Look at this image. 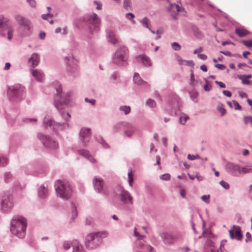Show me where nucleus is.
<instances>
[{"mask_svg": "<svg viewBox=\"0 0 252 252\" xmlns=\"http://www.w3.org/2000/svg\"><path fill=\"white\" fill-rule=\"evenodd\" d=\"M27 227V220L23 217L14 216L11 222L10 231L12 234L19 238L25 236V231Z\"/></svg>", "mask_w": 252, "mask_h": 252, "instance_id": "1", "label": "nucleus"}, {"mask_svg": "<svg viewBox=\"0 0 252 252\" xmlns=\"http://www.w3.org/2000/svg\"><path fill=\"white\" fill-rule=\"evenodd\" d=\"M57 195L66 200L71 196L72 190L70 185L66 181L58 180L55 183Z\"/></svg>", "mask_w": 252, "mask_h": 252, "instance_id": "2", "label": "nucleus"}, {"mask_svg": "<svg viewBox=\"0 0 252 252\" xmlns=\"http://www.w3.org/2000/svg\"><path fill=\"white\" fill-rule=\"evenodd\" d=\"M107 233L106 232H97L95 233H92L87 235L86 238V246L87 247L93 249L98 245L94 244V240L97 239L98 241L99 238H104L107 236Z\"/></svg>", "mask_w": 252, "mask_h": 252, "instance_id": "3", "label": "nucleus"}, {"mask_svg": "<svg viewBox=\"0 0 252 252\" xmlns=\"http://www.w3.org/2000/svg\"><path fill=\"white\" fill-rule=\"evenodd\" d=\"M128 49L123 47L117 50L113 58V63L115 64L121 65L126 61L127 58Z\"/></svg>", "mask_w": 252, "mask_h": 252, "instance_id": "4", "label": "nucleus"}, {"mask_svg": "<svg viewBox=\"0 0 252 252\" xmlns=\"http://www.w3.org/2000/svg\"><path fill=\"white\" fill-rule=\"evenodd\" d=\"M115 192L116 195L120 197L121 200L123 202L132 204V197L127 191L125 190L121 186L116 187Z\"/></svg>", "mask_w": 252, "mask_h": 252, "instance_id": "5", "label": "nucleus"}, {"mask_svg": "<svg viewBox=\"0 0 252 252\" xmlns=\"http://www.w3.org/2000/svg\"><path fill=\"white\" fill-rule=\"evenodd\" d=\"M62 117L64 119V122H62L61 123H55L52 120H49L47 118H45L44 120V124L45 126H52L54 128L57 129L59 127V126H62L64 124L65 122H67L69 120L70 115L68 113L63 112L62 113Z\"/></svg>", "mask_w": 252, "mask_h": 252, "instance_id": "6", "label": "nucleus"}, {"mask_svg": "<svg viewBox=\"0 0 252 252\" xmlns=\"http://www.w3.org/2000/svg\"><path fill=\"white\" fill-rule=\"evenodd\" d=\"M62 89L60 86L57 89V94L55 97V105L58 110L61 109L60 106H61L63 103L67 104L69 99L63 97L61 95Z\"/></svg>", "mask_w": 252, "mask_h": 252, "instance_id": "7", "label": "nucleus"}, {"mask_svg": "<svg viewBox=\"0 0 252 252\" xmlns=\"http://www.w3.org/2000/svg\"><path fill=\"white\" fill-rule=\"evenodd\" d=\"M162 238L165 244H171L181 238V235L177 234L163 233Z\"/></svg>", "mask_w": 252, "mask_h": 252, "instance_id": "8", "label": "nucleus"}, {"mask_svg": "<svg viewBox=\"0 0 252 252\" xmlns=\"http://www.w3.org/2000/svg\"><path fill=\"white\" fill-rule=\"evenodd\" d=\"M94 189L98 192L106 193V187L104 186L103 181L100 178L95 177L93 180Z\"/></svg>", "mask_w": 252, "mask_h": 252, "instance_id": "9", "label": "nucleus"}, {"mask_svg": "<svg viewBox=\"0 0 252 252\" xmlns=\"http://www.w3.org/2000/svg\"><path fill=\"white\" fill-rule=\"evenodd\" d=\"M80 139L84 146H86L90 140V129L88 128H82L80 132Z\"/></svg>", "mask_w": 252, "mask_h": 252, "instance_id": "10", "label": "nucleus"}, {"mask_svg": "<svg viewBox=\"0 0 252 252\" xmlns=\"http://www.w3.org/2000/svg\"><path fill=\"white\" fill-rule=\"evenodd\" d=\"M228 171L233 176H238L241 174V167L232 163H228L226 165Z\"/></svg>", "mask_w": 252, "mask_h": 252, "instance_id": "11", "label": "nucleus"}, {"mask_svg": "<svg viewBox=\"0 0 252 252\" xmlns=\"http://www.w3.org/2000/svg\"><path fill=\"white\" fill-rule=\"evenodd\" d=\"M229 232L231 239H234L235 237L238 240H240L242 238L241 229L239 226L234 225Z\"/></svg>", "mask_w": 252, "mask_h": 252, "instance_id": "12", "label": "nucleus"}, {"mask_svg": "<svg viewBox=\"0 0 252 252\" xmlns=\"http://www.w3.org/2000/svg\"><path fill=\"white\" fill-rule=\"evenodd\" d=\"M13 198L11 196H8L6 197L1 202L2 209L6 211L11 208L13 206Z\"/></svg>", "mask_w": 252, "mask_h": 252, "instance_id": "13", "label": "nucleus"}, {"mask_svg": "<svg viewBox=\"0 0 252 252\" xmlns=\"http://www.w3.org/2000/svg\"><path fill=\"white\" fill-rule=\"evenodd\" d=\"M41 140H42V142L43 143V144L47 147L49 148H54L57 146L56 143L46 136H42Z\"/></svg>", "mask_w": 252, "mask_h": 252, "instance_id": "14", "label": "nucleus"}, {"mask_svg": "<svg viewBox=\"0 0 252 252\" xmlns=\"http://www.w3.org/2000/svg\"><path fill=\"white\" fill-rule=\"evenodd\" d=\"M136 58L138 60V62H141L142 63L143 65L145 66H151L152 64V62L150 58L144 54L139 55L137 56Z\"/></svg>", "mask_w": 252, "mask_h": 252, "instance_id": "15", "label": "nucleus"}, {"mask_svg": "<svg viewBox=\"0 0 252 252\" xmlns=\"http://www.w3.org/2000/svg\"><path fill=\"white\" fill-rule=\"evenodd\" d=\"M31 23L29 21L20 26V30L22 31V34L24 35H28L31 33Z\"/></svg>", "mask_w": 252, "mask_h": 252, "instance_id": "16", "label": "nucleus"}, {"mask_svg": "<svg viewBox=\"0 0 252 252\" xmlns=\"http://www.w3.org/2000/svg\"><path fill=\"white\" fill-rule=\"evenodd\" d=\"M89 21L91 24L94 25V29H97L100 23V20L95 13H93L90 16Z\"/></svg>", "mask_w": 252, "mask_h": 252, "instance_id": "17", "label": "nucleus"}, {"mask_svg": "<svg viewBox=\"0 0 252 252\" xmlns=\"http://www.w3.org/2000/svg\"><path fill=\"white\" fill-rule=\"evenodd\" d=\"M205 249L206 252H219L218 248L210 241H207Z\"/></svg>", "mask_w": 252, "mask_h": 252, "instance_id": "18", "label": "nucleus"}, {"mask_svg": "<svg viewBox=\"0 0 252 252\" xmlns=\"http://www.w3.org/2000/svg\"><path fill=\"white\" fill-rule=\"evenodd\" d=\"M77 152L79 155H81L83 157L87 158L91 162L95 163L96 162V160L92 157V156L90 154L88 151L85 150H78Z\"/></svg>", "mask_w": 252, "mask_h": 252, "instance_id": "19", "label": "nucleus"}, {"mask_svg": "<svg viewBox=\"0 0 252 252\" xmlns=\"http://www.w3.org/2000/svg\"><path fill=\"white\" fill-rule=\"evenodd\" d=\"M21 90L20 86L17 85L9 89L8 93L12 96H18L21 94Z\"/></svg>", "mask_w": 252, "mask_h": 252, "instance_id": "20", "label": "nucleus"}, {"mask_svg": "<svg viewBox=\"0 0 252 252\" xmlns=\"http://www.w3.org/2000/svg\"><path fill=\"white\" fill-rule=\"evenodd\" d=\"M107 36L109 42L113 44L118 43V40L116 37L115 33L113 31H110L108 32Z\"/></svg>", "mask_w": 252, "mask_h": 252, "instance_id": "21", "label": "nucleus"}, {"mask_svg": "<svg viewBox=\"0 0 252 252\" xmlns=\"http://www.w3.org/2000/svg\"><path fill=\"white\" fill-rule=\"evenodd\" d=\"M30 63H32L33 67L36 66L39 62V58L38 55L36 53H33L29 60Z\"/></svg>", "mask_w": 252, "mask_h": 252, "instance_id": "22", "label": "nucleus"}, {"mask_svg": "<svg viewBox=\"0 0 252 252\" xmlns=\"http://www.w3.org/2000/svg\"><path fill=\"white\" fill-rule=\"evenodd\" d=\"M235 32L240 37L245 36L250 34V32L242 28H237Z\"/></svg>", "mask_w": 252, "mask_h": 252, "instance_id": "23", "label": "nucleus"}, {"mask_svg": "<svg viewBox=\"0 0 252 252\" xmlns=\"http://www.w3.org/2000/svg\"><path fill=\"white\" fill-rule=\"evenodd\" d=\"M32 75L38 81L42 82L44 79V75L40 71L34 70L32 72Z\"/></svg>", "mask_w": 252, "mask_h": 252, "instance_id": "24", "label": "nucleus"}, {"mask_svg": "<svg viewBox=\"0 0 252 252\" xmlns=\"http://www.w3.org/2000/svg\"><path fill=\"white\" fill-rule=\"evenodd\" d=\"M15 19L20 26L29 21L28 19L20 15H16Z\"/></svg>", "mask_w": 252, "mask_h": 252, "instance_id": "25", "label": "nucleus"}, {"mask_svg": "<svg viewBox=\"0 0 252 252\" xmlns=\"http://www.w3.org/2000/svg\"><path fill=\"white\" fill-rule=\"evenodd\" d=\"M182 10H184V9L175 4H171L169 8V10L171 13L172 12H179L181 11ZM171 14L172 16H174L173 13H171Z\"/></svg>", "mask_w": 252, "mask_h": 252, "instance_id": "26", "label": "nucleus"}, {"mask_svg": "<svg viewBox=\"0 0 252 252\" xmlns=\"http://www.w3.org/2000/svg\"><path fill=\"white\" fill-rule=\"evenodd\" d=\"M127 130H125V133L128 136L130 137V136L132 135V133L135 131V128L133 126H132L130 124L127 125Z\"/></svg>", "mask_w": 252, "mask_h": 252, "instance_id": "27", "label": "nucleus"}, {"mask_svg": "<svg viewBox=\"0 0 252 252\" xmlns=\"http://www.w3.org/2000/svg\"><path fill=\"white\" fill-rule=\"evenodd\" d=\"M252 173V165H246L241 167V174Z\"/></svg>", "mask_w": 252, "mask_h": 252, "instance_id": "28", "label": "nucleus"}, {"mask_svg": "<svg viewBox=\"0 0 252 252\" xmlns=\"http://www.w3.org/2000/svg\"><path fill=\"white\" fill-rule=\"evenodd\" d=\"M133 80L134 82L138 85H142L146 83L145 82L141 79L139 74L137 73H135L134 74Z\"/></svg>", "mask_w": 252, "mask_h": 252, "instance_id": "29", "label": "nucleus"}, {"mask_svg": "<svg viewBox=\"0 0 252 252\" xmlns=\"http://www.w3.org/2000/svg\"><path fill=\"white\" fill-rule=\"evenodd\" d=\"M74 252H84L82 246L79 245L77 242H73Z\"/></svg>", "mask_w": 252, "mask_h": 252, "instance_id": "30", "label": "nucleus"}, {"mask_svg": "<svg viewBox=\"0 0 252 252\" xmlns=\"http://www.w3.org/2000/svg\"><path fill=\"white\" fill-rule=\"evenodd\" d=\"M8 21L7 18L4 17L2 15H0V29L6 25Z\"/></svg>", "mask_w": 252, "mask_h": 252, "instance_id": "31", "label": "nucleus"}, {"mask_svg": "<svg viewBox=\"0 0 252 252\" xmlns=\"http://www.w3.org/2000/svg\"><path fill=\"white\" fill-rule=\"evenodd\" d=\"M120 110L123 111L125 115L129 114L130 112V107L128 106H122L119 108Z\"/></svg>", "mask_w": 252, "mask_h": 252, "instance_id": "32", "label": "nucleus"}, {"mask_svg": "<svg viewBox=\"0 0 252 252\" xmlns=\"http://www.w3.org/2000/svg\"><path fill=\"white\" fill-rule=\"evenodd\" d=\"M47 192V189L44 187H40L38 189V194L40 197H43Z\"/></svg>", "mask_w": 252, "mask_h": 252, "instance_id": "33", "label": "nucleus"}, {"mask_svg": "<svg viewBox=\"0 0 252 252\" xmlns=\"http://www.w3.org/2000/svg\"><path fill=\"white\" fill-rule=\"evenodd\" d=\"M131 2L130 0H123V6L127 10L131 7Z\"/></svg>", "mask_w": 252, "mask_h": 252, "instance_id": "34", "label": "nucleus"}, {"mask_svg": "<svg viewBox=\"0 0 252 252\" xmlns=\"http://www.w3.org/2000/svg\"><path fill=\"white\" fill-rule=\"evenodd\" d=\"M189 117L186 114H182L180 117V123L184 125L186 122L187 120H188Z\"/></svg>", "mask_w": 252, "mask_h": 252, "instance_id": "35", "label": "nucleus"}, {"mask_svg": "<svg viewBox=\"0 0 252 252\" xmlns=\"http://www.w3.org/2000/svg\"><path fill=\"white\" fill-rule=\"evenodd\" d=\"M140 247L143 249L144 251L145 252L146 251H148L149 252H152L153 248L150 245H140Z\"/></svg>", "mask_w": 252, "mask_h": 252, "instance_id": "36", "label": "nucleus"}, {"mask_svg": "<svg viewBox=\"0 0 252 252\" xmlns=\"http://www.w3.org/2000/svg\"><path fill=\"white\" fill-rule=\"evenodd\" d=\"M128 177L129 184L130 186H132L133 179L132 176V172L131 170L128 172Z\"/></svg>", "mask_w": 252, "mask_h": 252, "instance_id": "37", "label": "nucleus"}, {"mask_svg": "<svg viewBox=\"0 0 252 252\" xmlns=\"http://www.w3.org/2000/svg\"><path fill=\"white\" fill-rule=\"evenodd\" d=\"M147 104L149 107H151L152 108H154V107H156V103L155 101L154 100L151 99H149L147 100Z\"/></svg>", "mask_w": 252, "mask_h": 252, "instance_id": "38", "label": "nucleus"}, {"mask_svg": "<svg viewBox=\"0 0 252 252\" xmlns=\"http://www.w3.org/2000/svg\"><path fill=\"white\" fill-rule=\"evenodd\" d=\"M205 82H206V84L204 86V89L206 91H209L211 89L212 86L211 84H210L209 82L208 81H207L206 80H205Z\"/></svg>", "mask_w": 252, "mask_h": 252, "instance_id": "39", "label": "nucleus"}, {"mask_svg": "<svg viewBox=\"0 0 252 252\" xmlns=\"http://www.w3.org/2000/svg\"><path fill=\"white\" fill-rule=\"evenodd\" d=\"M141 23H142V25H143V26H144L147 28H149L148 25L149 23V20L147 18H146V17L144 18L142 20Z\"/></svg>", "mask_w": 252, "mask_h": 252, "instance_id": "40", "label": "nucleus"}, {"mask_svg": "<svg viewBox=\"0 0 252 252\" xmlns=\"http://www.w3.org/2000/svg\"><path fill=\"white\" fill-rule=\"evenodd\" d=\"M218 110L221 113V115H223L225 113V109L223 107L222 105H219L217 107Z\"/></svg>", "mask_w": 252, "mask_h": 252, "instance_id": "41", "label": "nucleus"}, {"mask_svg": "<svg viewBox=\"0 0 252 252\" xmlns=\"http://www.w3.org/2000/svg\"><path fill=\"white\" fill-rule=\"evenodd\" d=\"M172 47L176 51L179 50L181 49L180 45L177 42H174L172 44Z\"/></svg>", "mask_w": 252, "mask_h": 252, "instance_id": "42", "label": "nucleus"}, {"mask_svg": "<svg viewBox=\"0 0 252 252\" xmlns=\"http://www.w3.org/2000/svg\"><path fill=\"white\" fill-rule=\"evenodd\" d=\"M242 42L247 47H252V40H243Z\"/></svg>", "mask_w": 252, "mask_h": 252, "instance_id": "43", "label": "nucleus"}, {"mask_svg": "<svg viewBox=\"0 0 252 252\" xmlns=\"http://www.w3.org/2000/svg\"><path fill=\"white\" fill-rule=\"evenodd\" d=\"M170 175L169 174H164L160 176V178L161 180L168 181L170 179Z\"/></svg>", "mask_w": 252, "mask_h": 252, "instance_id": "44", "label": "nucleus"}, {"mask_svg": "<svg viewBox=\"0 0 252 252\" xmlns=\"http://www.w3.org/2000/svg\"><path fill=\"white\" fill-rule=\"evenodd\" d=\"M188 158L189 160H194L195 159H198L200 158V157L198 155H193L189 154L188 156Z\"/></svg>", "mask_w": 252, "mask_h": 252, "instance_id": "45", "label": "nucleus"}, {"mask_svg": "<svg viewBox=\"0 0 252 252\" xmlns=\"http://www.w3.org/2000/svg\"><path fill=\"white\" fill-rule=\"evenodd\" d=\"M220 184L221 186H222L225 189H228L229 188V184L227 182H226L224 181H221L220 182Z\"/></svg>", "mask_w": 252, "mask_h": 252, "instance_id": "46", "label": "nucleus"}, {"mask_svg": "<svg viewBox=\"0 0 252 252\" xmlns=\"http://www.w3.org/2000/svg\"><path fill=\"white\" fill-rule=\"evenodd\" d=\"M210 196L209 195H204L201 196V199L206 203L209 202Z\"/></svg>", "mask_w": 252, "mask_h": 252, "instance_id": "47", "label": "nucleus"}, {"mask_svg": "<svg viewBox=\"0 0 252 252\" xmlns=\"http://www.w3.org/2000/svg\"><path fill=\"white\" fill-rule=\"evenodd\" d=\"M7 162V159L6 158L2 156L0 157V164L4 165L6 164Z\"/></svg>", "mask_w": 252, "mask_h": 252, "instance_id": "48", "label": "nucleus"}, {"mask_svg": "<svg viewBox=\"0 0 252 252\" xmlns=\"http://www.w3.org/2000/svg\"><path fill=\"white\" fill-rule=\"evenodd\" d=\"M30 5L32 7H35L36 6V1L35 0H27Z\"/></svg>", "mask_w": 252, "mask_h": 252, "instance_id": "49", "label": "nucleus"}, {"mask_svg": "<svg viewBox=\"0 0 252 252\" xmlns=\"http://www.w3.org/2000/svg\"><path fill=\"white\" fill-rule=\"evenodd\" d=\"M134 235L138 239H142L144 237L142 235H140L137 231H136V228H135V229H134Z\"/></svg>", "mask_w": 252, "mask_h": 252, "instance_id": "50", "label": "nucleus"}, {"mask_svg": "<svg viewBox=\"0 0 252 252\" xmlns=\"http://www.w3.org/2000/svg\"><path fill=\"white\" fill-rule=\"evenodd\" d=\"M233 104L234 105V107L235 109L238 110H241V106L240 105V104L236 101H233Z\"/></svg>", "mask_w": 252, "mask_h": 252, "instance_id": "51", "label": "nucleus"}, {"mask_svg": "<svg viewBox=\"0 0 252 252\" xmlns=\"http://www.w3.org/2000/svg\"><path fill=\"white\" fill-rule=\"evenodd\" d=\"M13 31L11 29H9L8 31V39L11 40L12 38Z\"/></svg>", "mask_w": 252, "mask_h": 252, "instance_id": "52", "label": "nucleus"}, {"mask_svg": "<svg viewBox=\"0 0 252 252\" xmlns=\"http://www.w3.org/2000/svg\"><path fill=\"white\" fill-rule=\"evenodd\" d=\"M245 122L246 124L250 123L251 124H252V117H245Z\"/></svg>", "mask_w": 252, "mask_h": 252, "instance_id": "53", "label": "nucleus"}, {"mask_svg": "<svg viewBox=\"0 0 252 252\" xmlns=\"http://www.w3.org/2000/svg\"><path fill=\"white\" fill-rule=\"evenodd\" d=\"M53 15L50 13H47V14H42V18L43 19H47V18H52Z\"/></svg>", "mask_w": 252, "mask_h": 252, "instance_id": "54", "label": "nucleus"}, {"mask_svg": "<svg viewBox=\"0 0 252 252\" xmlns=\"http://www.w3.org/2000/svg\"><path fill=\"white\" fill-rule=\"evenodd\" d=\"M222 93L224 95H225V96H228V97H230L232 95L231 93L230 92H229V91L223 90L222 91Z\"/></svg>", "mask_w": 252, "mask_h": 252, "instance_id": "55", "label": "nucleus"}, {"mask_svg": "<svg viewBox=\"0 0 252 252\" xmlns=\"http://www.w3.org/2000/svg\"><path fill=\"white\" fill-rule=\"evenodd\" d=\"M246 242H248L249 241H251L252 236H251V234L249 232H247L246 233Z\"/></svg>", "mask_w": 252, "mask_h": 252, "instance_id": "56", "label": "nucleus"}, {"mask_svg": "<svg viewBox=\"0 0 252 252\" xmlns=\"http://www.w3.org/2000/svg\"><path fill=\"white\" fill-rule=\"evenodd\" d=\"M215 83L216 84H218L220 86V88H225V85L223 83H222L221 82L216 81L215 82Z\"/></svg>", "mask_w": 252, "mask_h": 252, "instance_id": "57", "label": "nucleus"}, {"mask_svg": "<svg viewBox=\"0 0 252 252\" xmlns=\"http://www.w3.org/2000/svg\"><path fill=\"white\" fill-rule=\"evenodd\" d=\"M215 67L221 70L224 69L225 67L224 65L221 64H216Z\"/></svg>", "mask_w": 252, "mask_h": 252, "instance_id": "58", "label": "nucleus"}, {"mask_svg": "<svg viewBox=\"0 0 252 252\" xmlns=\"http://www.w3.org/2000/svg\"><path fill=\"white\" fill-rule=\"evenodd\" d=\"M126 17L128 19H132L134 17V15L132 13H128L126 14Z\"/></svg>", "mask_w": 252, "mask_h": 252, "instance_id": "59", "label": "nucleus"}, {"mask_svg": "<svg viewBox=\"0 0 252 252\" xmlns=\"http://www.w3.org/2000/svg\"><path fill=\"white\" fill-rule=\"evenodd\" d=\"M77 216V213L76 211V207H74V208L72 210V217L73 219L76 218Z\"/></svg>", "mask_w": 252, "mask_h": 252, "instance_id": "60", "label": "nucleus"}, {"mask_svg": "<svg viewBox=\"0 0 252 252\" xmlns=\"http://www.w3.org/2000/svg\"><path fill=\"white\" fill-rule=\"evenodd\" d=\"M96 4V9H101L102 8V4L97 1H94V2Z\"/></svg>", "mask_w": 252, "mask_h": 252, "instance_id": "61", "label": "nucleus"}, {"mask_svg": "<svg viewBox=\"0 0 252 252\" xmlns=\"http://www.w3.org/2000/svg\"><path fill=\"white\" fill-rule=\"evenodd\" d=\"M195 178L199 181H202L203 179V177L199 175V174L197 173L195 175Z\"/></svg>", "mask_w": 252, "mask_h": 252, "instance_id": "62", "label": "nucleus"}, {"mask_svg": "<svg viewBox=\"0 0 252 252\" xmlns=\"http://www.w3.org/2000/svg\"><path fill=\"white\" fill-rule=\"evenodd\" d=\"M186 191L185 189H181L180 190V195L184 198L186 197Z\"/></svg>", "mask_w": 252, "mask_h": 252, "instance_id": "63", "label": "nucleus"}, {"mask_svg": "<svg viewBox=\"0 0 252 252\" xmlns=\"http://www.w3.org/2000/svg\"><path fill=\"white\" fill-rule=\"evenodd\" d=\"M202 50H203V48H202V47H199V48H198V49H197L195 50L194 51V52H193V53H194V54H197V53H200V52H201L202 51Z\"/></svg>", "mask_w": 252, "mask_h": 252, "instance_id": "64", "label": "nucleus"}]
</instances>
